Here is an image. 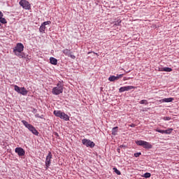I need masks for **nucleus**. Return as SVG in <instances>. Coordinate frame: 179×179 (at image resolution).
<instances>
[{
	"label": "nucleus",
	"mask_w": 179,
	"mask_h": 179,
	"mask_svg": "<svg viewBox=\"0 0 179 179\" xmlns=\"http://www.w3.org/2000/svg\"><path fill=\"white\" fill-rule=\"evenodd\" d=\"M117 132H118V127H113L112 129V135H117Z\"/></svg>",
	"instance_id": "nucleus-18"
},
{
	"label": "nucleus",
	"mask_w": 179,
	"mask_h": 179,
	"mask_svg": "<svg viewBox=\"0 0 179 179\" xmlns=\"http://www.w3.org/2000/svg\"><path fill=\"white\" fill-rule=\"evenodd\" d=\"M0 26H1V23H0Z\"/></svg>",
	"instance_id": "nucleus-32"
},
{
	"label": "nucleus",
	"mask_w": 179,
	"mask_h": 179,
	"mask_svg": "<svg viewBox=\"0 0 179 179\" xmlns=\"http://www.w3.org/2000/svg\"><path fill=\"white\" fill-rule=\"evenodd\" d=\"M162 120H164V121H170V120H171V117H164L162 118Z\"/></svg>",
	"instance_id": "nucleus-24"
},
{
	"label": "nucleus",
	"mask_w": 179,
	"mask_h": 179,
	"mask_svg": "<svg viewBox=\"0 0 179 179\" xmlns=\"http://www.w3.org/2000/svg\"><path fill=\"white\" fill-rule=\"evenodd\" d=\"M62 52L63 54H64V55H66L67 57H70V58H72V59H75L76 58L75 55H72V52H71L70 50L64 49L62 50Z\"/></svg>",
	"instance_id": "nucleus-12"
},
{
	"label": "nucleus",
	"mask_w": 179,
	"mask_h": 179,
	"mask_svg": "<svg viewBox=\"0 0 179 179\" xmlns=\"http://www.w3.org/2000/svg\"><path fill=\"white\" fill-rule=\"evenodd\" d=\"M53 114L55 115V117L61 118V120L69 121V116L61 110H54Z\"/></svg>",
	"instance_id": "nucleus-4"
},
{
	"label": "nucleus",
	"mask_w": 179,
	"mask_h": 179,
	"mask_svg": "<svg viewBox=\"0 0 179 179\" xmlns=\"http://www.w3.org/2000/svg\"><path fill=\"white\" fill-rule=\"evenodd\" d=\"M94 54H95V55H99V54L96 53V52H94Z\"/></svg>",
	"instance_id": "nucleus-31"
},
{
	"label": "nucleus",
	"mask_w": 179,
	"mask_h": 179,
	"mask_svg": "<svg viewBox=\"0 0 179 179\" xmlns=\"http://www.w3.org/2000/svg\"><path fill=\"white\" fill-rule=\"evenodd\" d=\"M174 100V98H164L161 100L162 103H171Z\"/></svg>",
	"instance_id": "nucleus-16"
},
{
	"label": "nucleus",
	"mask_w": 179,
	"mask_h": 179,
	"mask_svg": "<svg viewBox=\"0 0 179 179\" xmlns=\"http://www.w3.org/2000/svg\"><path fill=\"white\" fill-rule=\"evenodd\" d=\"M82 143H83V145H85V146H86L87 148H92L94 146L96 145V144H94V142H93L87 138L83 139Z\"/></svg>",
	"instance_id": "nucleus-8"
},
{
	"label": "nucleus",
	"mask_w": 179,
	"mask_h": 179,
	"mask_svg": "<svg viewBox=\"0 0 179 179\" xmlns=\"http://www.w3.org/2000/svg\"><path fill=\"white\" fill-rule=\"evenodd\" d=\"M22 122L23 125H24V127L27 128L29 131H30V132H32L34 135L38 136V131H37V129H36L35 127H34L33 125L29 124V122H27L26 120H22Z\"/></svg>",
	"instance_id": "nucleus-3"
},
{
	"label": "nucleus",
	"mask_w": 179,
	"mask_h": 179,
	"mask_svg": "<svg viewBox=\"0 0 179 179\" xmlns=\"http://www.w3.org/2000/svg\"><path fill=\"white\" fill-rule=\"evenodd\" d=\"M152 174L150 173H145L143 175L141 176V177H143L144 178H150Z\"/></svg>",
	"instance_id": "nucleus-19"
},
{
	"label": "nucleus",
	"mask_w": 179,
	"mask_h": 179,
	"mask_svg": "<svg viewBox=\"0 0 179 179\" xmlns=\"http://www.w3.org/2000/svg\"><path fill=\"white\" fill-rule=\"evenodd\" d=\"M140 104H148V100L143 99L140 101Z\"/></svg>",
	"instance_id": "nucleus-23"
},
{
	"label": "nucleus",
	"mask_w": 179,
	"mask_h": 179,
	"mask_svg": "<svg viewBox=\"0 0 179 179\" xmlns=\"http://www.w3.org/2000/svg\"><path fill=\"white\" fill-rule=\"evenodd\" d=\"M64 92V85L61 81H59L57 86L53 87L52 90V94H55V96H58L59 94H61Z\"/></svg>",
	"instance_id": "nucleus-2"
},
{
	"label": "nucleus",
	"mask_w": 179,
	"mask_h": 179,
	"mask_svg": "<svg viewBox=\"0 0 179 179\" xmlns=\"http://www.w3.org/2000/svg\"><path fill=\"white\" fill-rule=\"evenodd\" d=\"M51 159H52V154L51 153V152H49L45 162L46 170H48V168L50 167V166H51Z\"/></svg>",
	"instance_id": "nucleus-9"
},
{
	"label": "nucleus",
	"mask_w": 179,
	"mask_h": 179,
	"mask_svg": "<svg viewBox=\"0 0 179 179\" xmlns=\"http://www.w3.org/2000/svg\"><path fill=\"white\" fill-rule=\"evenodd\" d=\"M48 24H51V21H45L43 23H42V24L41 25V27L39 28V31L41 33H45V26H47Z\"/></svg>",
	"instance_id": "nucleus-11"
},
{
	"label": "nucleus",
	"mask_w": 179,
	"mask_h": 179,
	"mask_svg": "<svg viewBox=\"0 0 179 179\" xmlns=\"http://www.w3.org/2000/svg\"><path fill=\"white\" fill-rule=\"evenodd\" d=\"M1 17H3V13H2L1 11H0V18Z\"/></svg>",
	"instance_id": "nucleus-28"
},
{
	"label": "nucleus",
	"mask_w": 179,
	"mask_h": 179,
	"mask_svg": "<svg viewBox=\"0 0 179 179\" xmlns=\"http://www.w3.org/2000/svg\"><path fill=\"white\" fill-rule=\"evenodd\" d=\"M141 155H142V153H141V152H137V153H135V154H134V156H135V157H139V156H141Z\"/></svg>",
	"instance_id": "nucleus-27"
},
{
	"label": "nucleus",
	"mask_w": 179,
	"mask_h": 179,
	"mask_svg": "<svg viewBox=\"0 0 179 179\" xmlns=\"http://www.w3.org/2000/svg\"><path fill=\"white\" fill-rule=\"evenodd\" d=\"M155 131L159 134H164V130L156 129Z\"/></svg>",
	"instance_id": "nucleus-26"
},
{
	"label": "nucleus",
	"mask_w": 179,
	"mask_h": 179,
	"mask_svg": "<svg viewBox=\"0 0 179 179\" xmlns=\"http://www.w3.org/2000/svg\"><path fill=\"white\" fill-rule=\"evenodd\" d=\"M24 50V45H23L22 43H18L13 48V52H14L15 55L18 57V58H27V55L23 52Z\"/></svg>",
	"instance_id": "nucleus-1"
},
{
	"label": "nucleus",
	"mask_w": 179,
	"mask_h": 179,
	"mask_svg": "<svg viewBox=\"0 0 179 179\" xmlns=\"http://www.w3.org/2000/svg\"><path fill=\"white\" fill-rule=\"evenodd\" d=\"M136 145H138V146H143L144 149H152V144H150V143L148 141L140 140V141H136Z\"/></svg>",
	"instance_id": "nucleus-5"
},
{
	"label": "nucleus",
	"mask_w": 179,
	"mask_h": 179,
	"mask_svg": "<svg viewBox=\"0 0 179 179\" xmlns=\"http://www.w3.org/2000/svg\"><path fill=\"white\" fill-rule=\"evenodd\" d=\"M132 89H135V87L132 86V85H128L126 87H121L119 89V92L120 93H123V92H128L129 90H132Z\"/></svg>",
	"instance_id": "nucleus-10"
},
{
	"label": "nucleus",
	"mask_w": 179,
	"mask_h": 179,
	"mask_svg": "<svg viewBox=\"0 0 179 179\" xmlns=\"http://www.w3.org/2000/svg\"><path fill=\"white\" fill-rule=\"evenodd\" d=\"M121 24V20H118L117 22H115V26H120Z\"/></svg>",
	"instance_id": "nucleus-25"
},
{
	"label": "nucleus",
	"mask_w": 179,
	"mask_h": 179,
	"mask_svg": "<svg viewBox=\"0 0 179 179\" xmlns=\"http://www.w3.org/2000/svg\"><path fill=\"white\" fill-rule=\"evenodd\" d=\"M15 151V153L18 155V156H24L26 153L24 150L22 148H16Z\"/></svg>",
	"instance_id": "nucleus-14"
},
{
	"label": "nucleus",
	"mask_w": 179,
	"mask_h": 179,
	"mask_svg": "<svg viewBox=\"0 0 179 179\" xmlns=\"http://www.w3.org/2000/svg\"><path fill=\"white\" fill-rule=\"evenodd\" d=\"M159 71H160L161 72H171L173 71V69L170 67H164L159 69Z\"/></svg>",
	"instance_id": "nucleus-15"
},
{
	"label": "nucleus",
	"mask_w": 179,
	"mask_h": 179,
	"mask_svg": "<svg viewBox=\"0 0 179 179\" xmlns=\"http://www.w3.org/2000/svg\"><path fill=\"white\" fill-rule=\"evenodd\" d=\"M19 4L26 10H30V9H31V5L27 0H20Z\"/></svg>",
	"instance_id": "nucleus-7"
},
{
	"label": "nucleus",
	"mask_w": 179,
	"mask_h": 179,
	"mask_svg": "<svg viewBox=\"0 0 179 179\" xmlns=\"http://www.w3.org/2000/svg\"><path fill=\"white\" fill-rule=\"evenodd\" d=\"M120 148H125V145H120Z\"/></svg>",
	"instance_id": "nucleus-30"
},
{
	"label": "nucleus",
	"mask_w": 179,
	"mask_h": 179,
	"mask_svg": "<svg viewBox=\"0 0 179 179\" xmlns=\"http://www.w3.org/2000/svg\"><path fill=\"white\" fill-rule=\"evenodd\" d=\"M124 76V74H117V76H111L108 78V80L110 82H115V80H118V79H121Z\"/></svg>",
	"instance_id": "nucleus-13"
},
{
	"label": "nucleus",
	"mask_w": 179,
	"mask_h": 179,
	"mask_svg": "<svg viewBox=\"0 0 179 179\" xmlns=\"http://www.w3.org/2000/svg\"><path fill=\"white\" fill-rule=\"evenodd\" d=\"M171 132H173V129H168L166 130H164V134H166V135H169V134H171Z\"/></svg>",
	"instance_id": "nucleus-20"
},
{
	"label": "nucleus",
	"mask_w": 179,
	"mask_h": 179,
	"mask_svg": "<svg viewBox=\"0 0 179 179\" xmlns=\"http://www.w3.org/2000/svg\"><path fill=\"white\" fill-rule=\"evenodd\" d=\"M131 127H135V124H131Z\"/></svg>",
	"instance_id": "nucleus-29"
},
{
	"label": "nucleus",
	"mask_w": 179,
	"mask_h": 179,
	"mask_svg": "<svg viewBox=\"0 0 179 179\" xmlns=\"http://www.w3.org/2000/svg\"><path fill=\"white\" fill-rule=\"evenodd\" d=\"M14 90L17 93H19L20 94H22V96H27V93H29V91L23 87H20L17 85H14Z\"/></svg>",
	"instance_id": "nucleus-6"
},
{
	"label": "nucleus",
	"mask_w": 179,
	"mask_h": 179,
	"mask_svg": "<svg viewBox=\"0 0 179 179\" xmlns=\"http://www.w3.org/2000/svg\"><path fill=\"white\" fill-rule=\"evenodd\" d=\"M50 61L52 65H57V64H58V60L54 57H50Z\"/></svg>",
	"instance_id": "nucleus-17"
},
{
	"label": "nucleus",
	"mask_w": 179,
	"mask_h": 179,
	"mask_svg": "<svg viewBox=\"0 0 179 179\" xmlns=\"http://www.w3.org/2000/svg\"><path fill=\"white\" fill-rule=\"evenodd\" d=\"M0 22H1V23H3V24H5L6 23V20L1 17L0 18Z\"/></svg>",
	"instance_id": "nucleus-22"
},
{
	"label": "nucleus",
	"mask_w": 179,
	"mask_h": 179,
	"mask_svg": "<svg viewBox=\"0 0 179 179\" xmlns=\"http://www.w3.org/2000/svg\"><path fill=\"white\" fill-rule=\"evenodd\" d=\"M113 171L117 176H121V171H120L117 168H113Z\"/></svg>",
	"instance_id": "nucleus-21"
}]
</instances>
